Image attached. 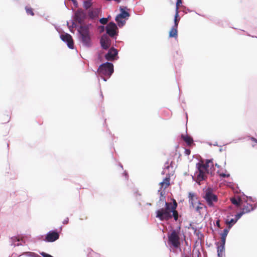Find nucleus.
<instances>
[{
  "label": "nucleus",
  "instance_id": "25",
  "mask_svg": "<svg viewBox=\"0 0 257 257\" xmlns=\"http://www.w3.org/2000/svg\"><path fill=\"white\" fill-rule=\"evenodd\" d=\"M226 237H222L221 236V243L220 245H218L219 244V243L217 242V246H221V247L222 248L225 247V241H226Z\"/></svg>",
  "mask_w": 257,
  "mask_h": 257
},
{
  "label": "nucleus",
  "instance_id": "1",
  "mask_svg": "<svg viewBox=\"0 0 257 257\" xmlns=\"http://www.w3.org/2000/svg\"><path fill=\"white\" fill-rule=\"evenodd\" d=\"M199 156L194 155V159L196 158L199 160L198 157ZM212 159H207L205 163L201 159L198 160V162L196 164V167L197 171L194 174V181H195L199 185L200 184V182L205 180L207 178V175L210 174L211 176L213 175L212 173L209 170V163H213Z\"/></svg>",
  "mask_w": 257,
  "mask_h": 257
},
{
  "label": "nucleus",
  "instance_id": "46",
  "mask_svg": "<svg viewBox=\"0 0 257 257\" xmlns=\"http://www.w3.org/2000/svg\"><path fill=\"white\" fill-rule=\"evenodd\" d=\"M198 209H199V207H196V210L198 211Z\"/></svg>",
  "mask_w": 257,
  "mask_h": 257
},
{
  "label": "nucleus",
  "instance_id": "48",
  "mask_svg": "<svg viewBox=\"0 0 257 257\" xmlns=\"http://www.w3.org/2000/svg\"><path fill=\"white\" fill-rule=\"evenodd\" d=\"M166 168H167V169H169V166H167V167H166Z\"/></svg>",
  "mask_w": 257,
  "mask_h": 257
},
{
  "label": "nucleus",
  "instance_id": "28",
  "mask_svg": "<svg viewBox=\"0 0 257 257\" xmlns=\"http://www.w3.org/2000/svg\"><path fill=\"white\" fill-rule=\"evenodd\" d=\"M245 214V212L244 211H240L239 212L237 213L235 215V219H236V220L237 221L238 219H239L244 214Z\"/></svg>",
  "mask_w": 257,
  "mask_h": 257
},
{
  "label": "nucleus",
  "instance_id": "36",
  "mask_svg": "<svg viewBox=\"0 0 257 257\" xmlns=\"http://www.w3.org/2000/svg\"><path fill=\"white\" fill-rule=\"evenodd\" d=\"M216 226H217L218 227L220 228V220L219 219H217L216 221Z\"/></svg>",
  "mask_w": 257,
  "mask_h": 257
},
{
  "label": "nucleus",
  "instance_id": "47",
  "mask_svg": "<svg viewBox=\"0 0 257 257\" xmlns=\"http://www.w3.org/2000/svg\"><path fill=\"white\" fill-rule=\"evenodd\" d=\"M194 233H195V232H196V229H194Z\"/></svg>",
  "mask_w": 257,
  "mask_h": 257
},
{
  "label": "nucleus",
  "instance_id": "34",
  "mask_svg": "<svg viewBox=\"0 0 257 257\" xmlns=\"http://www.w3.org/2000/svg\"><path fill=\"white\" fill-rule=\"evenodd\" d=\"M40 254L43 256V257H53L52 256V255H51L50 254H49L46 252H42L41 253H40Z\"/></svg>",
  "mask_w": 257,
  "mask_h": 257
},
{
  "label": "nucleus",
  "instance_id": "45",
  "mask_svg": "<svg viewBox=\"0 0 257 257\" xmlns=\"http://www.w3.org/2000/svg\"><path fill=\"white\" fill-rule=\"evenodd\" d=\"M214 146H217V142H216L215 143H214V144L213 145Z\"/></svg>",
  "mask_w": 257,
  "mask_h": 257
},
{
  "label": "nucleus",
  "instance_id": "10",
  "mask_svg": "<svg viewBox=\"0 0 257 257\" xmlns=\"http://www.w3.org/2000/svg\"><path fill=\"white\" fill-rule=\"evenodd\" d=\"M59 237V234L55 231H49L45 237V240L47 242H54Z\"/></svg>",
  "mask_w": 257,
  "mask_h": 257
},
{
  "label": "nucleus",
  "instance_id": "5",
  "mask_svg": "<svg viewBox=\"0 0 257 257\" xmlns=\"http://www.w3.org/2000/svg\"><path fill=\"white\" fill-rule=\"evenodd\" d=\"M204 198L210 206L213 205L214 202L217 201V196L213 193L212 189L210 188H208L206 189Z\"/></svg>",
  "mask_w": 257,
  "mask_h": 257
},
{
  "label": "nucleus",
  "instance_id": "38",
  "mask_svg": "<svg viewBox=\"0 0 257 257\" xmlns=\"http://www.w3.org/2000/svg\"><path fill=\"white\" fill-rule=\"evenodd\" d=\"M250 140H251L252 141H253V142H255V143H257V139H256V138H254V137H250Z\"/></svg>",
  "mask_w": 257,
  "mask_h": 257
},
{
  "label": "nucleus",
  "instance_id": "3",
  "mask_svg": "<svg viewBox=\"0 0 257 257\" xmlns=\"http://www.w3.org/2000/svg\"><path fill=\"white\" fill-rule=\"evenodd\" d=\"M80 34L81 39L83 44L86 46L90 45L91 39L89 35V26L88 25L81 26L78 30Z\"/></svg>",
  "mask_w": 257,
  "mask_h": 257
},
{
  "label": "nucleus",
  "instance_id": "19",
  "mask_svg": "<svg viewBox=\"0 0 257 257\" xmlns=\"http://www.w3.org/2000/svg\"><path fill=\"white\" fill-rule=\"evenodd\" d=\"M169 37H177V27L173 26L171 30L169 32Z\"/></svg>",
  "mask_w": 257,
  "mask_h": 257
},
{
  "label": "nucleus",
  "instance_id": "26",
  "mask_svg": "<svg viewBox=\"0 0 257 257\" xmlns=\"http://www.w3.org/2000/svg\"><path fill=\"white\" fill-rule=\"evenodd\" d=\"M92 6V3L90 1H85L83 3V7L86 10L90 8Z\"/></svg>",
  "mask_w": 257,
  "mask_h": 257
},
{
  "label": "nucleus",
  "instance_id": "13",
  "mask_svg": "<svg viewBox=\"0 0 257 257\" xmlns=\"http://www.w3.org/2000/svg\"><path fill=\"white\" fill-rule=\"evenodd\" d=\"M117 51L114 48H110L107 54L105 55V58L108 61H112L117 55Z\"/></svg>",
  "mask_w": 257,
  "mask_h": 257
},
{
  "label": "nucleus",
  "instance_id": "32",
  "mask_svg": "<svg viewBox=\"0 0 257 257\" xmlns=\"http://www.w3.org/2000/svg\"><path fill=\"white\" fill-rule=\"evenodd\" d=\"M181 4V0H177L176 6V12H178L179 7Z\"/></svg>",
  "mask_w": 257,
  "mask_h": 257
},
{
  "label": "nucleus",
  "instance_id": "37",
  "mask_svg": "<svg viewBox=\"0 0 257 257\" xmlns=\"http://www.w3.org/2000/svg\"><path fill=\"white\" fill-rule=\"evenodd\" d=\"M185 153L186 155H189L191 153V151L189 149H185Z\"/></svg>",
  "mask_w": 257,
  "mask_h": 257
},
{
  "label": "nucleus",
  "instance_id": "9",
  "mask_svg": "<svg viewBox=\"0 0 257 257\" xmlns=\"http://www.w3.org/2000/svg\"><path fill=\"white\" fill-rule=\"evenodd\" d=\"M117 27L113 22H110L106 27L107 34L111 37H114L116 34Z\"/></svg>",
  "mask_w": 257,
  "mask_h": 257
},
{
  "label": "nucleus",
  "instance_id": "16",
  "mask_svg": "<svg viewBox=\"0 0 257 257\" xmlns=\"http://www.w3.org/2000/svg\"><path fill=\"white\" fill-rule=\"evenodd\" d=\"M99 11L97 9L90 10L88 15L90 18L94 19L98 17Z\"/></svg>",
  "mask_w": 257,
  "mask_h": 257
},
{
  "label": "nucleus",
  "instance_id": "30",
  "mask_svg": "<svg viewBox=\"0 0 257 257\" xmlns=\"http://www.w3.org/2000/svg\"><path fill=\"white\" fill-rule=\"evenodd\" d=\"M188 197L189 203L193 205V193L192 192H189Z\"/></svg>",
  "mask_w": 257,
  "mask_h": 257
},
{
  "label": "nucleus",
  "instance_id": "41",
  "mask_svg": "<svg viewBox=\"0 0 257 257\" xmlns=\"http://www.w3.org/2000/svg\"><path fill=\"white\" fill-rule=\"evenodd\" d=\"M10 117L9 115H7L6 116V122H9L10 121Z\"/></svg>",
  "mask_w": 257,
  "mask_h": 257
},
{
  "label": "nucleus",
  "instance_id": "2",
  "mask_svg": "<svg viewBox=\"0 0 257 257\" xmlns=\"http://www.w3.org/2000/svg\"><path fill=\"white\" fill-rule=\"evenodd\" d=\"M165 208H161L156 211V217L160 220H168L172 218L170 208L172 203L165 202Z\"/></svg>",
  "mask_w": 257,
  "mask_h": 257
},
{
  "label": "nucleus",
  "instance_id": "27",
  "mask_svg": "<svg viewBox=\"0 0 257 257\" xmlns=\"http://www.w3.org/2000/svg\"><path fill=\"white\" fill-rule=\"evenodd\" d=\"M229 229H229V228H224L223 230V232L220 234L221 236L224 237H226V236L229 232Z\"/></svg>",
  "mask_w": 257,
  "mask_h": 257
},
{
  "label": "nucleus",
  "instance_id": "39",
  "mask_svg": "<svg viewBox=\"0 0 257 257\" xmlns=\"http://www.w3.org/2000/svg\"><path fill=\"white\" fill-rule=\"evenodd\" d=\"M68 221H69V219L68 217H67L65 219H64V220L63 221V223L64 224H67L68 223Z\"/></svg>",
  "mask_w": 257,
  "mask_h": 257
},
{
  "label": "nucleus",
  "instance_id": "7",
  "mask_svg": "<svg viewBox=\"0 0 257 257\" xmlns=\"http://www.w3.org/2000/svg\"><path fill=\"white\" fill-rule=\"evenodd\" d=\"M86 18V13L82 9L77 10L74 15V20L80 24H81Z\"/></svg>",
  "mask_w": 257,
  "mask_h": 257
},
{
  "label": "nucleus",
  "instance_id": "44",
  "mask_svg": "<svg viewBox=\"0 0 257 257\" xmlns=\"http://www.w3.org/2000/svg\"><path fill=\"white\" fill-rule=\"evenodd\" d=\"M215 166L218 168L220 167V166L218 165L217 164H215Z\"/></svg>",
  "mask_w": 257,
  "mask_h": 257
},
{
  "label": "nucleus",
  "instance_id": "21",
  "mask_svg": "<svg viewBox=\"0 0 257 257\" xmlns=\"http://www.w3.org/2000/svg\"><path fill=\"white\" fill-rule=\"evenodd\" d=\"M225 247L222 248L221 246H217V252L218 257H223L224 255Z\"/></svg>",
  "mask_w": 257,
  "mask_h": 257
},
{
  "label": "nucleus",
  "instance_id": "50",
  "mask_svg": "<svg viewBox=\"0 0 257 257\" xmlns=\"http://www.w3.org/2000/svg\"><path fill=\"white\" fill-rule=\"evenodd\" d=\"M37 257H40V256H39V255H37Z\"/></svg>",
  "mask_w": 257,
  "mask_h": 257
},
{
  "label": "nucleus",
  "instance_id": "31",
  "mask_svg": "<svg viewBox=\"0 0 257 257\" xmlns=\"http://www.w3.org/2000/svg\"><path fill=\"white\" fill-rule=\"evenodd\" d=\"M99 22L101 24L104 25L107 23L108 19L107 18H103L100 19Z\"/></svg>",
  "mask_w": 257,
  "mask_h": 257
},
{
  "label": "nucleus",
  "instance_id": "17",
  "mask_svg": "<svg viewBox=\"0 0 257 257\" xmlns=\"http://www.w3.org/2000/svg\"><path fill=\"white\" fill-rule=\"evenodd\" d=\"M181 138L188 146H190L193 143L192 139L191 137H188L187 135H182Z\"/></svg>",
  "mask_w": 257,
  "mask_h": 257
},
{
  "label": "nucleus",
  "instance_id": "6",
  "mask_svg": "<svg viewBox=\"0 0 257 257\" xmlns=\"http://www.w3.org/2000/svg\"><path fill=\"white\" fill-rule=\"evenodd\" d=\"M169 241L175 247H178L180 245L179 236L178 233L173 230L171 234L169 236Z\"/></svg>",
  "mask_w": 257,
  "mask_h": 257
},
{
  "label": "nucleus",
  "instance_id": "18",
  "mask_svg": "<svg viewBox=\"0 0 257 257\" xmlns=\"http://www.w3.org/2000/svg\"><path fill=\"white\" fill-rule=\"evenodd\" d=\"M256 206L253 207L250 204H247L246 205L244 206L241 211H244L245 213H248L251 211H253Z\"/></svg>",
  "mask_w": 257,
  "mask_h": 257
},
{
  "label": "nucleus",
  "instance_id": "8",
  "mask_svg": "<svg viewBox=\"0 0 257 257\" xmlns=\"http://www.w3.org/2000/svg\"><path fill=\"white\" fill-rule=\"evenodd\" d=\"M121 13L115 18V21L118 23L119 26H122L124 24V21H122V19H125L130 16L128 12L125 11L122 8H120Z\"/></svg>",
  "mask_w": 257,
  "mask_h": 257
},
{
  "label": "nucleus",
  "instance_id": "12",
  "mask_svg": "<svg viewBox=\"0 0 257 257\" xmlns=\"http://www.w3.org/2000/svg\"><path fill=\"white\" fill-rule=\"evenodd\" d=\"M100 44L101 47L104 49L106 50L110 46V39L108 38L107 36L104 35L101 38Z\"/></svg>",
  "mask_w": 257,
  "mask_h": 257
},
{
  "label": "nucleus",
  "instance_id": "11",
  "mask_svg": "<svg viewBox=\"0 0 257 257\" xmlns=\"http://www.w3.org/2000/svg\"><path fill=\"white\" fill-rule=\"evenodd\" d=\"M61 39L64 42L67 44L68 47L70 49H73L74 42L72 36L69 34H66L61 35Z\"/></svg>",
  "mask_w": 257,
  "mask_h": 257
},
{
  "label": "nucleus",
  "instance_id": "4",
  "mask_svg": "<svg viewBox=\"0 0 257 257\" xmlns=\"http://www.w3.org/2000/svg\"><path fill=\"white\" fill-rule=\"evenodd\" d=\"M97 72L101 77H110L113 72V65L109 62L103 63L99 67Z\"/></svg>",
  "mask_w": 257,
  "mask_h": 257
},
{
  "label": "nucleus",
  "instance_id": "42",
  "mask_svg": "<svg viewBox=\"0 0 257 257\" xmlns=\"http://www.w3.org/2000/svg\"><path fill=\"white\" fill-rule=\"evenodd\" d=\"M243 138H239L238 140H234L232 141V142L234 143H236L237 142V141L238 140H242Z\"/></svg>",
  "mask_w": 257,
  "mask_h": 257
},
{
  "label": "nucleus",
  "instance_id": "43",
  "mask_svg": "<svg viewBox=\"0 0 257 257\" xmlns=\"http://www.w3.org/2000/svg\"><path fill=\"white\" fill-rule=\"evenodd\" d=\"M247 36H251V37H253V38H257V36H251V35H250L249 34H247Z\"/></svg>",
  "mask_w": 257,
  "mask_h": 257
},
{
  "label": "nucleus",
  "instance_id": "22",
  "mask_svg": "<svg viewBox=\"0 0 257 257\" xmlns=\"http://www.w3.org/2000/svg\"><path fill=\"white\" fill-rule=\"evenodd\" d=\"M231 202L233 205L239 206L240 205L241 199L239 198H232L231 199Z\"/></svg>",
  "mask_w": 257,
  "mask_h": 257
},
{
  "label": "nucleus",
  "instance_id": "23",
  "mask_svg": "<svg viewBox=\"0 0 257 257\" xmlns=\"http://www.w3.org/2000/svg\"><path fill=\"white\" fill-rule=\"evenodd\" d=\"M179 12H176L174 18V27H178V23L180 21V17L179 16Z\"/></svg>",
  "mask_w": 257,
  "mask_h": 257
},
{
  "label": "nucleus",
  "instance_id": "24",
  "mask_svg": "<svg viewBox=\"0 0 257 257\" xmlns=\"http://www.w3.org/2000/svg\"><path fill=\"white\" fill-rule=\"evenodd\" d=\"M26 13L28 15H30L32 16H34V13L33 12V9L28 6L25 7Z\"/></svg>",
  "mask_w": 257,
  "mask_h": 257
},
{
  "label": "nucleus",
  "instance_id": "49",
  "mask_svg": "<svg viewBox=\"0 0 257 257\" xmlns=\"http://www.w3.org/2000/svg\"><path fill=\"white\" fill-rule=\"evenodd\" d=\"M222 150L221 149H220L219 150V151H220V152H221V151H222Z\"/></svg>",
  "mask_w": 257,
  "mask_h": 257
},
{
  "label": "nucleus",
  "instance_id": "29",
  "mask_svg": "<svg viewBox=\"0 0 257 257\" xmlns=\"http://www.w3.org/2000/svg\"><path fill=\"white\" fill-rule=\"evenodd\" d=\"M88 255L89 257H100V255L99 254H98L96 252H95L94 251L89 252Z\"/></svg>",
  "mask_w": 257,
  "mask_h": 257
},
{
  "label": "nucleus",
  "instance_id": "15",
  "mask_svg": "<svg viewBox=\"0 0 257 257\" xmlns=\"http://www.w3.org/2000/svg\"><path fill=\"white\" fill-rule=\"evenodd\" d=\"M170 177H166L164 180L163 181L161 182L160 183V185L161 186V189H166L167 188H168L169 187V186L170 185Z\"/></svg>",
  "mask_w": 257,
  "mask_h": 257
},
{
  "label": "nucleus",
  "instance_id": "40",
  "mask_svg": "<svg viewBox=\"0 0 257 257\" xmlns=\"http://www.w3.org/2000/svg\"><path fill=\"white\" fill-rule=\"evenodd\" d=\"M251 202H254L255 200L253 199L251 197L249 196V197H246Z\"/></svg>",
  "mask_w": 257,
  "mask_h": 257
},
{
  "label": "nucleus",
  "instance_id": "14",
  "mask_svg": "<svg viewBox=\"0 0 257 257\" xmlns=\"http://www.w3.org/2000/svg\"><path fill=\"white\" fill-rule=\"evenodd\" d=\"M177 206V203L176 201L175 200H174L173 203L171 204L170 211H171V213H172V217H173L175 220H177L178 218V212L176 210Z\"/></svg>",
  "mask_w": 257,
  "mask_h": 257
},
{
  "label": "nucleus",
  "instance_id": "35",
  "mask_svg": "<svg viewBox=\"0 0 257 257\" xmlns=\"http://www.w3.org/2000/svg\"><path fill=\"white\" fill-rule=\"evenodd\" d=\"M12 239L14 242L20 241V238L17 236L13 237Z\"/></svg>",
  "mask_w": 257,
  "mask_h": 257
},
{
  "label": "nucleus",
  "instance_id": "20",
  "mask_svg": "<svg viewBox=\"0 0 257 257\" xmlns=\"http://www.w3.org/2000/svg\"><path fill=\"white\" fill-rule=\"evenodd\" d=\"M236 222L237 220L235 218H231L230 220L227 219L225 221V223L227 225L229 229H230Z\"/></svg>",
  "mask_w": 257,
  "mask_h": 257
},
{
  "label": "nucleus",
  "instance_id": "33",
  "mask_svg": "<svg viewBox=\"0 0 257 257\" xmlns=\"http://www.w3.org/2000/svg\"><path fill=\"white\" fill-rule=\"evenodd\" d=\"M219 176L220 177H222V178H225V177H228L230 176V175L229 174H225V173H220L219 174Z\"/></svg>",
  "mask_w": 257,
  "mask_h": 257
}]
</instances>
